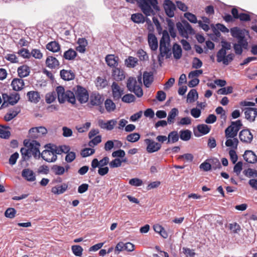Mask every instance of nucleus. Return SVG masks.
<instances>
[{
  "label": "nucleus",
  "mask_w": 257,
  "mask_h": 257,
  "mask_svg": "<svg viewBox=\"0 0 257 257\" xmlns=\"http://www.w3.org/2000/svg\"><path fill=\"white\" fill-rule=\"evenodd\" d=\"M137 3L146 17L156 15L160 11L158 0H137Z\"/></svg>",
  "instance_id": "obj_1"
},
{
  "label": "nucleus",
  "mask_w": 257,
  "mask_h": 257,
  "mask_svg": "<svg viewBox=\"0 0 257 257\" xmlns=\"http://www.w3.org/2000/svg\"><path fill=\"white\" fill-rule=\"evenodd\" d=\"M56 93L60 103H63L66 101L72 104L75 103L73 92L69 90H65L63 86H59L56 88Z\"/></svg>",
  "instance_id": "obj_2"
},
{
  "label": "nucleus",
  "mask_w": 257,
  "mask_h": 257,
  "mask_svg": "<svg viewBox=\"0 0 257 257\" xmlns=\"http://www.w3.org/2000/svg\"><path fill=\"white\" fill-rule=\"evenodd\" d=\"M170 39L168 33L167 31H164L162 37L160 41V55L164 57L169 54L171 50Z\"/></svg>",
  "instance_id": "obj_3"
},
{
  "label": "nucleus",
  "mask_w": 257,
  "mask_h": 257,
  "mask_svg": "<svg viewBox=\"0 0 257 257\" xmlns=\"http://www.w3.org/2000/svg\"><path fill=\"white\" fill-rule=\"evenodd\" d=\"M73 90L75 102L77 99L80 103H86L89 99V94L87 90L83 87L77 85L74 88Z\"/></svg>",
  "instance_id": "obj_4"
},
{
  "label": "nucleus",
  "mask_w": 257,
  "mask_h": 257,
  "mask_svg": "<svg viewBox=\"0 0 257 257\" xmlns=\"http://www.w3.org/2000/svg\"><path fill=\"white\" fill-rule=\"evenodd\" d=\"M241 120H237L232 121L230 125L228 126L225 130V136L227 139L235 137L239 130L242 126Z\"/></svg>",
  "instance_id": "obj_5"
},
{
  "label": "nucleus",
  "mask_w": 257,
  "mask_h": 257,
  "mask_svg": "<svg viewBox=\"0 0 257 257\" xmlns=\"http://www.w3.org/2000/svg\"><path fill=\"white\" fill-rule=\"evenodd\" d=\"M24 145L28 148L31 153L32 156L35 159H39L41 153L40 152V143L36 140H33L31 142H27L25 140L24 142Z\"/></svg>",
  "instance_id": "obj_6"
},
{
  "label": "nucleus",
  "mask_w": 257,
  "mask_h": 257,
  "mask_svg": "<svg viewBox=\"0 0 257 257\" xmlns=\"http://www.w3.org/2000/svg\"><path fill=\"white\" fill-rule=\"evenodd\" d=\"M176 26L180 34L183 37L187 38L188 34H192L194 33V30L190 24L186 21H182V24L179 22L177 23Z\"/></svg>",
  "instance_id": "obj_7"
},
{
  "label": "nucleus",
  "mask_w": 257,
  "mask_h": 257,
  "mask_svg": "<svg viewBox=\"0 0 257 257\" xmlns=\"http://www.w3.org/2000/svg\"><path fill=\"white\" fill-rule=\"evenodd\" d=\"M145 143L147 145L146 151L148 153H153L158 152L162 147L161 144L156 142L153 140L150 139H145Z\"/></svg>",
  "instance_id": "obj_8"
},
{
  "label": "nucleus",
  "mask_w": 257,
  "mask_h": 257,
  "mask_svg": "<svg viewBox=\"0 0 257 257\" xmlns=\"http://www.w3.org/2000/svg\"><path fill=\"white\" fill-rule=\"evenodd\" d=\"M47 133V130L44 126L31 128L29 132L30 137L33 139L40 138Z\"/></svg>",
  "instance_id": "obj_9"
},
{
  "label": "nucleus",
  "mask_w": 257,
  "mask_h": 257,
  "mask_svg": "<svg viewBox=\"0 0 257 257\" xmlns=\"http://www.w3.org/2000/svg\"><path fill=\"white\" fill-rule=\"evenodd\" d=\"M163 6L167 16L170 18L173 17L176 10L175 4L170 0H165Z\"/></svg>",
  "instance_id": "obj_10"
},
{
  "label": "nucleus",
  "mask_w": 257,
  "mask_h": 257,
  "mask_svg": "<svg viewBox=\"0 0 257 257\" xmlns=\"http://www.w3.org/2000/svg\"><path fill=\"white\" fill-rule=\"evenodd\" d=\"M240 140L244 143L249 144L253 139V135L248 129H244L239 133Z\"/></svg>",
  "instance_id": "obj_11"
},
{
  "label": "nucleus",
  "mask_w": 257,
  "mask_h": 257,
  "mask_svg": "<svg viewBox=\"0 0 257 257\" xmlns=\"http://www.w3.org/2000/svg\"><path fill=\"white\" fill-rule=\"evenodd\" d=\"M104 101V98L102 95H101L98 93L93 92L90 96V103L93 106H100L101 105Z\"/></svg>",
  "instance_id": "obj_12"
},
{
  "label": "nucleus",
  "mask_w": 257,
  "mask_h": 257,
  "mask_svg": "<svg viewBox=\"0 0 257 257\" xmlns=\"http://www.w3.org/2000/svg\"><path fill=\"white\" fill-rule=\"evenodd\" d=\"M99 126L103 129H105L108 131L112 130L114 126L117 124V120L115 119H112L105 122L102 119H99L98 121Z\"/></svg>",
  "instance_id": "obj_13"
},
{
  "label": "nucleus",
  "mask_w": 257,
  "mask_h": 257,
  "mask_svg": "<svg viewBox=\"0 0 257 257\" xmlns=\"http://www.w3.org/2000/svg\"><path fill=\"white\" fill-rule=\"evenodd\" d=\"M112 93L114 100H119L123 94V89L121 88L118 84L113 82L111 85Z\"/></svg>",
  "instance_id": "obj_14"
},
{
  "label": "nucleus",
  "mask_w": 257,
  "mask_h": 257,
  "mask_svg": "<svg viewBox=\"0 0 257 257\" xmlns=\"http://www.w3.org/2000/svg\"><path fill=\"white\" fill-rule=\"evenodd\" d=\"M244 111L245 118L250 121H254L257 116V109L253 107H246L242 109Z\"/></svg>",
  "instance_id": "obj_15"
},
{
  "label": "nucleus",
  "mask_w": 257,
  "mask_h": 257,
  "mask_svg": "<svg viewBox=\"0 0 257 257\" xmlns=\"http://www.w3.org/2000/svg\"><path fill=\"white\" fill-rule=\"evenodd\" d=\"M112 77L115 81H122L125 78V73L122 69L115 67L112 70Z\"/></svg>",
  "instance_id": "obj_16"
},
{
  "label": "nucleus",
  "mask_w": 257,
  "mask_h": 257,
  "mask_svg": "<svg viewBox=\"0 0 257 257\" xmlns=\"http://www.w3.org/2000/svg\"><path fill=\"white\" fill-rule=\"evenodd\" d=\"M109 158L107 157H104L102 159L98 161L97 159H94L91 162V168L90 170L94 171L95 169L97 167H104L109 164Z\"/></svg>",
  "instance_id": "obj_17"
},
{
  "label": "nucleus",
  "mask_w": 257,
  "mask_h": 257,
  "mask_svg": "<svg viewBox=\"0 0 257 257\" xmlns=\"http://www.w3.org/2000/svg\"><path fill=\"white\" fill-rule=\"evenodd\" d=\"M40 157L48 162H54L57 159V155H56L55 154H54L51 151L49 152L46 150H44L42 152L40 155Z\"/></svg>",
  "instance_id": "obj_18"
},
{
  "label": "nucleus",
  "mask_w": 257,
  "mask_h": 257,
  "mask_svg": "<svg viewBox=\"0 0 257 257\" xmlns=\"http://www.w3.org/2000/svg\"><path fill=\"white\" fill-rule=\"evenodd\" d=\"M31 72V68L27 65H23L18 68V75L20 78L27 77Z\"/></svg>",
  "instance_id": "obj_19"
},
{
  "label": "nucleus",
  "mask_w": 257,
  "mask_h": 257,
  "mask_svg": "<svg viewBox=\"0 0 257 257\" xmlns=\"http://www.w3.org/2000/svg\"><path fill=\"white\" fill-rule=\"evenodd\" d=\"M46 65L50 69H55L59 67L60 63L55 57L50 56L46 60Z\"/></svg>",
  "instance_id": "obj_20"
},
{
  "label": "nucleus",
  "mask_w": 257,
  "mask_h": 257,
  "mask_svg": "<svg viewBox=\"0 0 257 257\" xmlns=\"http://www.w3.org/2000/svg\"><path fill=\"white\" fill-rule=\"evenodd\" d=\"M11 85L14 90L19 91L23 89L25 83L22 78H14L12 81Z\"/></svg>",
  "instance_id": "obj_21"
},
{
  "label": "nucleus",
  "mask_w": 257,
  "mask_h": 257,
  "mask_svg": "<svg viewBox=\"0 0 257 257\" xmlns=\"http://www.w3.org/2000/svg\"><path fill=\"white\" fill-rule=\"evenodd\" d=\"M22 176L28 181H34L36 176L34 172L30 169H25L22 172Z\"/></svg>",
  "instance_id": "obj_22"
},
{
  "label": "nucleus",
  "mask_w": 257,
  "mask_h": 257,
  "mask_svg": "<svg viewBox=\"0 0 257 257\" xmlns=\"http://www.w3.org/2000/svg\"><path fill=\"white\" fill-rule=\"evenodd\" d=\"M243 157L244 160L248 163H255L257 162V156L252 151H246Z\"/></svg>",
  "instance_id": "obj_23"
},
{
  "label": "nucleus",
  "mask_w": 257,
  "mask_h": 257,
  "mask_svg": "<svg viewBox=\"0 0 257 257\" xmlns=\"http://www.w3.org/2000/svg\"><path fill=\"white\" fill-rule=\"evenodd\" d=\"M154 80L153 73L152 72L145 71L143 74V82L146 87H149Z\"/></svg>",
  "instance_id": "obj_24"
},
{
  "label": "nucleus",
  "mask_w": 257,
  "mask_h": 257,
  "mask_svg": "<svg viewBox=\"0 0 257 257\" xmlns=\"http://www.w3.org/2000/svg\"><path fill=\"white\" fill-rule=\"evenodd\" d=\"M148 43L150 48L153 51H155L158 47V40L154 34L153 33H149L148 34Z\"/></svg>",
  "instance_id": "obj_25"
},
{
  "label": "nucleus",
  "mask_w": 257,
  "mask_h": 257,
  "mask_svg": "<svg viewBox=\"0 0 257 257\" xmlns=\"http://www.w3.org/2000/svg\"><path fill=\"white\" fill-rule=\"evenodd\" d=\"M105 61L109 66L114 68L118 65V57L114 55H108L105 57Z\"/></svg>",
  "instance_id": "obj_26"
},
{
  "label": "nucleus",
  "mask_w": 257,
  "mask_h": 257,
  "mask_svg": "<svg viewBox=\"0 0 257 257\" xmlns=\"http://www.w3.org/2000/svg\"><path fill=\"white\" fill-rule=\"evenodd\" d=\"M60 75L61 78L64 80H71L75 78L74 73L71 70H61L60 72Z\"/></svg>",
  "instance_id": "obj_27"
},
{
  "label": "nucleus",
  "mask_w": 257,
  "mask_h": 257,
  "mask_svg": "<svg viewBox=\"0 0 257 257\" xmlns=\"http://www.w3.org/2000/svg\"><path fill=\"white\" fill-rule=\"evenodd\" d=\"M27 95L28 97L29 100L31 102L35 103H38L40 100V95L38 91H29Z\"/></svg>",
  "instance_id": "obj_28"
},
{
  "label": "nucleus",
  "mask_w": 257,
  "mask_h": 257,
  "mask_svg": "<svg viewBox=\"0 0 257 257\" xmlns=\"http://www.w3.org/2000/svg\"><path fill=\"white\" fill-rule=\"evenodd\" d=\"M77 43L79 45L76 48V50L79 52L84 53L88 44L87 41L84 38H79Z\"/></svg>",
  "instance_id": "obj_29"
},
{
  "label": "nucleus",
  "mask_w": 257,
  "mask_h": 257,
  "mask_svg": "<svg viewBox=\"0 0 257 257\" xmlns=\"http://www.w3.org/2000/svg\"><path fill=\"white\" fill-rule=\"evenodd\" d=\"M46 47L47 49L52 52H57L60 50V44L55 41L48 43Z\"/></svg>",
  "instance_id": "obj_30"
},
{
  "label": "nucleus",
  "mask_w": 257,
  "mask_h": 257,
  "mask_svg": "<svg viewBox=\"0 0 257 257\" xmlns=\"http://www.w3.org/2000/svg\"><path fill=\"white\" fill-rule=\"evenodd\" d=\"M68 185L63 183L61 185H58L52 187L51 191L55 194H61L63 193L67 189Z\"/></svg>",
  "instance_id": "obj_31"
},
{
  "label": "nucleus",
  "mask_w": 257,
  "mask_h": 257,
  "mask_svg": "<svg viewBox=\"0 0 257 257\" xmlns=\"http://www.w3.org/2000/svg\"><path fill=\"white\" fill-rule=\"evenodd\" d=\"M77 56V53L73 49L70 48L65 51L63 54V58L67 60H73Z\"/></svg>",
  "instance_id": "obj_32"
},
{
  "label": "nucleus",
  "mask_w": 257,
  "mask_h": 257,
  "mask_svg": "<svg viewBox=\"0 0 257 257\" xmlns=\"http://www.w3.org/2000/svg\"><path fill=\"white\" fill-rule=\"evenodd\" d=\"M168 141L167 144L175 143L178 141L179 139V135L177 131H174L170 132L168 136Z\"/></svg>",
  "instance_id": "obj_33"
},
{
  "label": "nucleus",
  "mask_w": 257,
  "mask_h": 257,
  "mask_svg": "<svg viewBox=\"0 0 257 257\" xmlns=\"http://www.w3.org/2000/svg\"><path fill=\"white\" fill-rule=\"evenodd\" d=\"M131 20L135 23H144L145 22V17L141 13H136L132 15Z\"/></svg>",
  "instance_id": "obj_34"
},
{
  "label": "nucleus",
  "mask_w": 257,
  "mask_h": 257,
  "mask_svg": "<svg viewBox=\"0 0 257 257\" xmlns=\"http://www.w3.org/2000/svg\"><path fill=\"white\" fill-rule=\"evenodd\" d=\"M20 112V109L17 108L16 110L11 111L6 114L4 119L6 121H9L15 117Z\"/></svg>",
  "instance_id": "obj_35"
},
{
  "label": "nucleus",
  "mask_w": 257,
  "mask_h": 257,
  "mask_svg": "<svg viewBox=\"0 0 257 257\" xmlns=\"http://www.w3.org/2000/svg\"><path fill=\"white\" fill-rule=\"evenodd\" d=\"M138 60L137 58L129 56L125 60V65L129 68H134L138 64Z\"/></svg>",
  "instance_id": "obj_36"
},
{
  "label": "nucleus",
  "mask_w": 257,
  "mask_h": 257,
  "mask_svg": "<svg viewBox=\"0 0 257 257\" xmlns=\"http://www.w3.org/2000/svg\"><path fill=\"white\" fill-rule=\"evenodd\" d=\"M173 53L176 59H180L182 56V49L181 46L175 43L173 46Z\"/></svg>",
  "instance_id": "obj_37"
},
{
  "label": "nucleus",
  "mask_w": 257,
  "mask_h": 257,
  "mask_svg": "<svg viewBox=\"0 0 257 257\" xmlns=\"http://www.w3.org/2000/svg\"><path fill=\"white\" fill-rule=\"evenodd\" d=\"M192 133L189 130H181L179 132V137L182 141H189L191 137Z\"/></svg>",
  "instance_id": "obj_38"
},
{
  "label": "nucleus",
  "mask_w": 257,
  "mask_h": 257,
  "mask_svg": "<svg viewBox=\"0 0 257 257\" xmlns=\"http://www.w3.org/2000/svg\"><path fill=\"white\" fill-rule=\"evenodd\" d=\"M178 114V110L176 108H172L171 111L169 112L168 118L167 121L169 124H171L174 123V119L176 116Z\"/></svg>",
  "instance_id": "obj_39"
},
{
  "label": "nucleus",
  "mask_w": 257,
  "mask_h": 257,
  "mask_svg": "<svg viewBox=\"0 0 257 257\" xmlns=\"http://www.w3.org/2000/svg\"><path fill=\"white\" fill-rule=\"evenodd\" d=\"M20 152L22 157V160L23 161L29 160L32 156L28 148H21Z\"/></svg>",
  "instance_id": "obj_40"
},
{
  "label": "nucleus",
  "mask_w": 257,
  "mask_h": 257,
  "mask_svg": "<svg viewBox=\"0 0 257 257\" xmlns=\"http://www.w3.org/2000/svg\"><path fill=\"white\" fill-rule=\"evenodd\" d=\"M139 80L140 81L139 84L131 91L133 92L137 97H141L143 95V91L141 87L142 85L141 78L139 79Z\"/></svg>",
  "instance_id": "obj_41"
},
{
  "label": "nucleus",
  "mask_w": 257,
  "mask_h": 257,
  "mask_svg": "<svg viewBox=\"0 0 257 257\" xmlns=\"http://www.w3.org/2000/svg\"><path fill=\"white\" fill-rule=\"evenodd\" d=\"M105 107L107 112L113 111L116 108L115 104L110 99H107L104 102Z\"/></svg>",
  "instance_id": "obj_42"
},
{
  "label": "nucleus",
  "mask_w": 257,
  "mask_h": 257,
  "mask_svg": "<svg viewBox=\"0 0 257 257\" xmlns=\"http://www.w3.org/2000/svg\"><path fill=\"white\" fill-rule=\"evenodd\" d=\"M51 171L56 175H62L65 172V169L62 166L54 165L52 167Z\"/></svg>",
  "instance_id": "obj_43"
},
{
  "label": "nucleus",
  "mask_w": 257,
  "mask_h": 257,
  "mask_svg": "<svg viewBox=\"0 0 257 257\" xmlns=\"http://www.w3.org/2000/svg\"><path fill=\"white\" fill-rule=\"evenodd\" d=\"M9 126H5L0 125V138L4 139H8L11 135L10 132L7 130Z\"/></svg>",
  "instance_id": "obj_44"
},
{
  "label": "nucleus",
  "mask_w": 257,
  "mask_h": 257,
  "mask_svg": "<svg viewBox=\"0 0 257 257\" xmlns=\"http://www.w3.org/2000/svg\"><path fill=\"white\" fill-rule=\"evenodd\" d=\"M140 135L137 133H132L126 136V140L130 142L135 143L140 139Z\"/></svg>",
  "instance_id": "obj_45"
},
{
  "label": "nucleus",
  "mask_w": 257,
  "mask_h": 257,
  "mask_svg": "<svg viewBox=\"0 0 257 257\" xmlns=\"http://www.w3.org/2000/svg\"><path fill=\"white\" fill-rule=\"evenodd\" d=\"M138 82L136 78L134 77H129L127 79L126 83V87L129 91H132V90L136 87L138 85Z\"/></svg>",
  "instance_id": "obj_46"
},
{
  "label": "nucleus",
  "mask_w": 257,
  "mask_h": 257,
  "mask_svg": "<svg viewBox=\"0 0 257 257\" xmlns=\"http://www.w3.org/2000/svg\"><path fill=\"white\" fill-rule=\"evenodd\" d=\"M196 96V98L198 97V93L195 89H191L187 95V101L189 102L190 103L193 102L195 101V97Z\"/></svg>",
  "instance_id": "obj_47"
},
{
  "label": "nucleus",
  "mask_w": 257,
  "mask_h": 257,
  "mask_svg": "<svg viewBox=\"0 0 257 257\" xmlns=\"http://www.w3.org/2000/svg\"><path fill=\"white\" fill-rule=\"evenodd\" d=\"M72 252L77 256H81L83 250L82 247L79 245H74L71 247Z\"/></svg>",
  "instance_id": "obj_48"
},
{
  "label": "nucleus",
  "mask_w": 257,
  "mask_h": 257,
  "mask_svg": "<svg viewBox=\"0 0 257 257\" xmlns=\"http://www.w3.org/2000/svg\"><path fill=\"white\" fill-rule=\"evenodd\" d=\"M198 131L202 135H206L210 131V127L205 124H199L197 125Z\"/></svg>",
  "instance_id": "obj_49"
},
{
  "label": "nucleus",
  "mask_w": 257,
  "mask_h": 257,
  "mask_svg": "<svg viewBox=\"0 0 257 257\" xmlns=\"http://www.w3.org/2000/svg\"><path fill=\"white\" fill-rule=\"evenodd\" d=\"M56 98V93L55 91L49 92L45 96V101L47 103H51L54 102Z\"/></svg>",
  "instance_id": "obj_50"
},
{
  "label": "nucleus",
  "mask_w": 257,
  "mask_h": 257,
  "mask_svg": "<svg viewBox=\"0 0 257 257\" xmlns=\"http://www.w3.org/2000/svg\"><path fill=\"white\" fill-rule=\"evenodd\" d=\"M107 85V81L104 78L98 77L96 79V85L97 87L102 88Z\"/></svg>",
  "instance_id": "obj_51"
},
{
  "label": "nucleus",
  "mask_w": 257,
  "mask_h": 257,
  "mask_svg": "<svg viewBox=\"0 0 257 257\" xmlns=\"http://www.w3.org/2000/svg\"><path fill=\"white\" fill-rule=\"evenodd\" d=\"M20 95L18 93H14L10 95L8 102L11 105H14L20 99Z\"/></svg>",
  "instance_id": "obj_52"
},
{
  "label": "nucleus",
  "mask_w": 257,
  "mask_h": 257,
  "mask_svg": "<svg viewBox=\"0 0 257 257\" xmlns=\"http://www.w3.org/2000/svg\"><path fill=\"white\" fill-rule=\"evenodd\" d=\"M231 33L233 37L237 39L241 37V36L244 35L242 31L237 27L232 28L231 29Z\"/></svg>",
  "instance_id": "obj_53"
},
{
  "label": "nucleus",
  "mask_w": 257,
  "mask_h": 257,
  "mask_svg": "<svg viewBox=\"0 0 257 257\" xmlns=\"http://www.w3.org/2000/svg\"><path fill=\"white\" fill-rule=\"evenodd\" d=\"M226 55V51L224 49L221 48L217 53L216 57L218 62H222Z\"/></svg>",
  "instance_id": "obj_54"
},
{
  "label": "nucleus",
  "mask_w": 257,
  "mask_h": 257,
  "mask_svg": "<svg viewBox=\"0 0 257 257\" xmlns=\"http://www.w3.org/2000/svg\"><path fill=\"white\" fill-rule=\"evenodd\" d=\"M90 122H86L82 126H76V128L79 133H82L87 132L90 127Z\"/></svg>",
  "instance_id": "obj_55"
},
{
  "label": "nucleus",
  "mask_w": 257,
  "mask_h": 257,
  "mask_svg": "<svg viewBox=\"0 0 257 257\" xmlns=\"http://www.w3.org/2000/svg\"><path fill=\"white\" fill-rule=\"evenodd\" d=\"M135 100L136 97L132 94H126L121 98V100L123 102L128 103L134 102Z\"/></svg>",
  "instance_id": "obj_56"
},
{
  "label": "nucleus",
  "mask_w": 257,
  "mask_h": 257,
  "mask_svg": "<svg viewBox=\"0 0 257 257\" xmlns=\"http://www.w3.org/2000/svg\"><path fill=\"white\" fill-rule=\"evenodd\" d=\"M16 212L15 208H9L6 210L5 215L7 218H14L16 216Z\"/></svg>",
  "instance_id": "obj_57"
},
{
  "label": "nucleus",
  "mask_w": 257,
  "mask_h": 257,
  "mask_svg": "<svg viewBox=\"0 0 257 257\" xmlns=\"http://www.w3.org/2000/svg\"><path fill=\"white\" fill-rule=\"evenodd\" d=\"M17 53L24 58H30L31 57V52L25 48H22L19 50Z\"/></svg>",
  "instance_id": "obj_58"
},
{
  "label": "nucleus",
  "mask_w": 257,
  "mask_h": 257,
  "mask_svg": "<svg viewBox=\"0 0 257 257\" xmlns=\"http://www.w3.org/2000/svg\"><path fill=\"white\" fill-rule=\"evenodd\" d=\"M5 58L7 60L13 63H19V59L15 54H8Z\"/></svg>",
  "instance_id": "obj_59"
},
{
  "label": "nucleus",
  "mask_w": 257,
  "mask_h": 257,
  "mask_svg": "<svg viewBox=\"0 0 257 257\" xmlns=\"http://www.w3.org/2000/svg\"><path fill=\"white\" fill-rule=\"evenodd\" d=\"M233 87L232 86H227L226 87H223L219 89L217 91V93L219 94H227L232 92Z\"/></svg>",
  "instance_id": "obj_60"
},
{
  "label": "nucleus",
  "mask_w": 257,
  "mask_h": 257,
  "mask_svg": "<svg viewBox=\"0 0 257 257\" xmlns=\"http://www.w3.org/2000/svg\"><path fill=\"white\" fill-rule=\"evenodd\" d=\"M95 150L91 148H85L81 151V155L83 157H86L93 154Z\"/></svg>",
  "instance_id": "obj_61"
},
{
  "label": "nucleus",
  "mask_w": 257,
  "mask_h": 257,
  "mask_svg": "<svg viewBox=\"0 0 257 257\" xmlns=\"http://www.w3.org/2000/svg\"><path fill=\"white\" fill-rule=\"evenodd\" d=\"M137 54L141 61H145L148 59V56L147 53L143 49H139Z\"/></svg>",
  "instance_id": "obj_62"
},
{
  "label": "nucleus",
  "mask_w": 257,
  "mask_h": 257,
  "mask_svg": "<svg viewBox=\"0 0 257 257\" xmlns=\"http://www.w3.org/2000/svg\"><path fill=\"white\" fill-rule=\"evenodd\" d=\"M203 73L202 70H196L191 71L188 74L189 79L197 78V77Z\"/></svg>",
  "instance_id": "obj_63"
},
{
  "label": "nucleus",
  "mask_w": 257,
  "mask_h": 257,
  "mask_svg": "<svg viewBox=\"0 0 257 257\" xmlns=\"http://www.w3.org/2000/svg\"><path fill=\"white\" fill-rule=\"evenodd\" d=\"M184 17L191 23H196L198 22L196 16L190 13H186L184 14Z\"/></svg>",
  "instance_id": "obj_64"
}]
</instances>
